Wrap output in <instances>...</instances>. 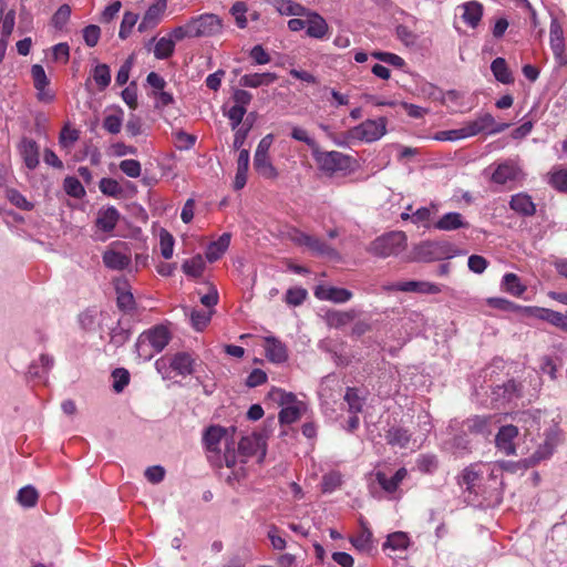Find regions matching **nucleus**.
<instances>
[{
    "mask_svg": "<svg viewBox=\"0 0 567 567\" xmlns=\"http://www.w3.org/2000/svg\"><path fill=\"white\" fill-rule=\"evenodd\" d=\"M39 498V494L37 489L32 486L22 487L17 496L18 502L23 507H34L37 505Z\"/></svg>",
    "mask_w": 567,
    "mask_h": 567,
    "instance_id": "3c124183",
    "label": "nucleus"
},
{
    "mask_svg": "<svg viewBox=\"0 0 567 567\" xmlns=\"http://www.w3.org/2000/svg\"><path fill=\"white\" fill-rule=\"evenodd\" d=\"M92 76L99 90L103 91L111 82V70L107 64H97L92 72Z\"/></svg>",
    "mask_w": 567,
    "mask_h": 567,
    "instance_id": "c03bdc74",
    "label": "nucleus"
},
{
    "mask_svg": "<svg viewBox=\"0 0 567 567\" xmlns=\"http://www.w3.org/2000/svg\"><path fill=\"white\" fill-rule=\"evenodd\" d=\"M374 476L375 481L379 483L382 489L389 494H392L396 492L399 485L408 476V470L405 467L399 468L391 478H389L382 471H377Z\"/></svg>",
    "mask_w": 567,
    "mask_h": 567,
    "instance_id": "4be33fe9",
    "label": "nucleus"
},
{
    "mask_svg": "<svg viewBox=\"0 0 567 567\" xmlns=\"http://www.w3.org/2000/svg\"><path fill=\"white\" fill-rule=\"evenodd\" d=\"M509 127L508 123H497L489 113L478 114L474 120L464 123L460 128L440 131L435 133L436 141H458L476 136L480 133L497 134Z\"/></svg>",
    "mask_w": 567,
    "mask_h": 567,
    "instance_id": "f03ea898",
    "label": "nucleus"
},
{
    "mask_svg": "<svg viewBox=\"0 0 567 567\" xmlns=\"http://www.w3.org/2000/svg\"><path fill=\"white\" fill-rule=\"evenodd\" d=\"M7 198L10 200L11 204L17 206L18 208L24 209V210H31L33 208L32 203H30L20 192L17 189H8L7 190Z\"/></svg>",
    "mask_w": 567,
    "mask_h": 567,
    "instance_id": "0e129e2a",
    "label": "nucleus"
},
{
    "mask_svg": "<svg viewBox=\"0 0 567 567\" xmlns=\"http://www.w3.org/2000/svg\"><path fill=\"white\" fill-rule=\"evenodd\" d=\"M174 40H172L169 37H163L158 39L155 44L154 55L159 60H164L169 58L174 53Z\"/></svg>",
    "mask_w": 567,
    "mask_h": 567,
    "instance_id": "49530a36",
    "label": "nucleus"
},
{
    "mask_svg": "<svg viewBox=\"0 0 567 567\" xmlns=\"http://www.w3.org/2000/svg\"><path fill=\"white\" fill-rule=\"evenodd\" d=\"M549 44L556 63L559 66H565L567 64V55L565 53L566 44L564 30L556 18H553L550 21Z\"/></svg>",
    "mask_w": 567,
    "mask_h": 567,
    "instance_id": "9b49d317",
    "label": "nucleus"
},
{
    "mask_svg": "<svg viewBox=\"0 0 567 567\" xmlns=\"http://www.w3.org/2000/svg\"><path fill=\"white\" fill-rule=\"evenodd\" d=\"M63 188L65 193L74 198H82L85 195V189L81 182L73 176H68L64 178Z\"/></svg>",
    "mask_w": 567,
    "mask_h": 567,
    "instance_id": "603ef678",
    "label": "nucleus"
},
{
    "mask_svg": "<svg viewBox=\"0 0 567 567\" xmlns=\"http://www.w3.org/2000/svg\"><path fill=\"white\" fill-rule=\"evenodd\" d=\"M268 395L274 401H277L278 404L281 405L282 408L299 403V401H297V398L293 393L286 392L285 390L279 389V388H272L269 391Z\"/></svg>",
    "mask_w": 567,
    "mask_h": 567,
    "instance_id": "09e8293b",
    "label": "nucleus"
},
{
    "mask_svg": "<svg viewBox=\"0 0 567 567\" xmlns=\"http://www.w3.org/2000/svg\"><path fill=\"white\" fill-rule=\"evenodd\" d=\"M344 401L348 404V410L351 414H358L362 410V400L358 395V391L354 388H347L344 394Z\"/></svg>",
    "mask_w": 567,
    "mask_h": 567,
    "instance_id": "6e6d98bb",
    "label": "nucleus"
},
{
    "mask_svg": "<svg viewBox=\"0 0 567 567\" xmlns=\"http://www.w3.org/2000/svg\"><path fill=\"white\" fill-rule=\"evenodd\" d=\"M509 207L516 214L530 217L536 213V205L533 198L526 193H518L512 196Z\"/></svg>",
    "mask_w": 567,
    "mask_h": 567,
    "instance_id": "412c9836",
    "label": "nucleus"
},
{
    "mask_svg": "<svg viewBox=\"0 0 567 567\" xmlns=\"http://www.w3.org/2000/svg\"><path fill=\"white\" fill-rule=\"evenodd\" d=\"M112 377L114 379L113 389L117 393L122 392L130 382V373L123 368L115 369Z\"/></svg>",
    "mask_w": 567,
    "mask_h": 567,
    "instance_id": "774afa93",
    "label": "nucleus"
},
{
    "mask_svg": "<svg viewBox=\"0 0 567 567\" xmlns=\"http://www.w3.org/2000/svg\"><path fill=\"white\" fill-rule=\"evenodd\" d=\"M290 136L295 141L305 143L311 150V154L319 147L317 141L311 137L309 132L303 127L292 126Z\"/></svg>",
    "mask_w": 567,
    "mask_h": 567,
    "instance_id": "de8ad7c7",
    "label": "nucleus"
},
{
    "mask_svg": "<svg viewBox=\"0 0 567 567\" xmlns=\"http://www.w3.org/2000/svg\"><path fill=\"white\" fill-rule=\"evenodd\" d=\"M155 351L161 352L168 344L171 333L164 326H156L141 334Z\"/></svg>",
    "mask_w": 567,
    "mask_h": 567,
    "instance_id": "aec40b11",
    "label": "nucleus"
},
{
    "mask_svg": "<svg viewBox=\"0 0 567 567\" xmlns=\"http://www.w3.org/2000/svg\"><path fill=\"white\" fill-rule=\"evenodd\" d=\"M358 317V311L350 309L347 311H330L327 313V323L333 328H341L352 322Z\"/></svg>",
    "mask_w": 567,
    "mask_h": 567,
    "instance_id": "72a5a7b5",
    "label": "nucleus"
},
{
    "mask_svg": "<svg viewBox=\"0 0 567 567\" xmlns=\"http://www.w3.org/2000/svg\"><path fill=\"white\" fill-rule=\"evenodd\" d=\"M315 296L320 300L344 303L352 298V292L346 288L318 286L315 290Z\"/></svg>",
    "mask_w": 567,
    "mask_h": 567,
    "instance_id": "f3484780",
    "label": "nucleus"
},
{
    "mask_svg": "<svg viewBox=\"0 0 567 567\" xmlns=\"http://www.w3.org/2000/svg\"><path fill=\"white\" fill-rule=\"evenodd\" d=\"M206 267V262L202 255H196L187 260H185L182 265V269L185 275L199 278L202 277Z\"/></svg>",
    "mask_w": 567,
    "mask_h": 567,
    "instance_id": "4c0bfd02",
    "label": "nucleus"
},
{
    "mask_svg": "<svg viewBox=\"0 0 567 567\" xmlns=\"http://www.w3.org/2000/svg\"><path fill=\"white\" fill-rule=\"evenodd\" d=\"M135 349L137 357L143 361H150L155 353H158L141 334L135 343Z\"/></svg>",
    "mask_w": 567,
    "mask_h": 567,
    "instance_id": "bf43d9fd",
    "label": "nucleus"
},
{
    "mask_svg": "<svg viewBox=\"0 0 567 567\" xmlns=\"http://www.w3.org/2000/svg\"><path fill=\"white\" fill-rule=\"evenodd\" d=\"M117 307L124 312L135 309V299L126 279L118 278L114 281Z\"/></svg>",
    "mask_w": 567,
    "mask_h": 567,
    "instance_id": "2eb2a0df",
    "label": "nucleus"
},
{
    "mask_svg": "<svg viewBox=\"0 0 567 567\" xmlns=\"http://www.w3.org/2000/svg\"><path fill=\"white\" fill-rule=\"evenodd\" d=\"M522 168L513 161H505L496 166L492 173L491 179L498 185H506L523 178Z\"/></svg>",
    "mask_w": 567,
    "mask_h": 567,
    "instance_id": "f8f14e48",
    "label": "nucleus"
},
{
    "mask_svg": "<svg viewBox=\"0 0 567 567\" xmlns=\"http://www.w3.org/2000/svg\"><path fill=\"white\" fill-rule=\"evenodd\" d=\"M290 238L296 245L306 247L315 256L334 257L338 255L337 250L331 245L303 231L295 229L290 234Z\"/></svg>",
    "mask_w": 567,
    "mask_h": 567,
    "instance_id": "423d86ee",
    "label": "nucleus"
},
{
    "mask_svg": "<svg viewBox=\"0 0 567 567\" xmlns=\"http://www.w3.org/2000/svg\"><path fill=\"white\" fill-rule=\"evenodd\" d=\"M120 219V213L114 206L102 208L97 213L96 227L104 231H112Z\"/></svg>",
    "mask_w": 567,
    "mask_h": 567,
    "instance_id": "a878e982",
    "label": "nucleus"
},
{
    "mask_svg": "<svg viewBox=\"0 0 567 567\" xmlns=\"http://www.w3.org/2000/svg\"><path fill=\"white\" fill-rule=\"evenodd\" d=\"M120 169L128 177L137 178L141 176L142 166L136 159H124L120 163Z\"/></svg>",
    "mask_w": 567,
    "mask_h": 567,
    "instance_id": "69168bd1",
    "label": "nucleus"
},
{
    "mask_svg": "<svg viewBox=\"0 0 567 567\" xmlns=\"http://www.w3.org/2000/svg\"><path fill=\"white\" fill-rule=\"evenodd\" d=\"M518 430L514 425L502 426L495 437L496 446L506 455L515 453L514 439L517 436Z\"/></svg>",
    "mask_w": 567,
    "mask_h": 567,
    "instance_id": "a211bd4d",
    "label": "nucleus"
},
{
    "mask_svg": "<svg viewBox=\"0 0 567 567\" xmlns=\"http://www.w3.org/2000/svg\"><path fill=\"white\" fill-rule=\"evenodd\" d=\"M249 117H247V120L245 121V123L243 124V126H238L235 131V135H234V142H233V146L235 150H240L243 147V145L245 144V141L252 127V121H248Z\"/></svg>",
    "mask_w": 567,
    "mask_h": 567,
    "instance_id": "052dcab7",
    "label": "nucleus"
},
{
    "mask_svg": "<svg viewBox=\"0 0 567 567\" xmlns=\"http://www.w3.org/2000/svg\"><path fill=\"white\" fill-rule=\"evenodd\" d=\"M278 79L276 73H251L245 74L240 78L239 83L244 87H259L264 85H270Z\"/></svg>",
    "mask_w": 567,
    "mask_h": 567,
    "instance_id": "bb28decb",
    "label": "nucleus"
},
{
    "mask_svg": "<svg viewBox=\"0 0 567 567\" xmlns=\"http://www.w3.org/2000/svg\"><path fill=\"white\" fill-rule=\"evenodd\" d=\"M543 321H546L551 326L567 332V316L563 315L561 312L546 308Z\"/></svg>",
    "mask_w": 567,
    "mask_h": 567,
    "instance_id": "5fc2aeb1",
    "label": "nucleus"
},
{
    "mask_svg": "<svg viewBox=\"0 0 567 567\" xmlns=\"http://www.w3.org/2000/svg\"><path fill=\"white\" fill-rule=\"evenodd\" d=\"M212 319L210 310H192L190 322L195 330H204Z\"/></svg>",
    "mask_w": 567,
    "mask_h": 567,
    "instance_id": "864d4df0",
    "label": "nucleus"
},
{
    "mask_svg": "<svg viewBox=\"0 0 567 567\" xmlns=\"http://www.w3.org/2000/svg\"><path fill=\"white\" fill-rule=\"evenodd\" d=\"M502 289L514 297H520L527 288L517 275L508 272L503 276Z\"/></svg>",
    "mask_w": 567,
    "mask_h": 567,
    "instance_id": "c9c22d12",
    "label": "nucleus"
},
{
    "mask_svg": "<svg viewBox=\"0 0 567 567\" xmlns=\"http://www.w3.org/2000/svg\"><path fill=\"white\" fill-rule=\"evenodd\" d=\"M491 421V416L475 415L473 417L467 419L464 422V426L471 433L489 435L492 433Z\"/></svg>",
    "mask_w": 567,
    "mask_h": 567,
    "instance_id": "473e14b6",
    "label": "nucleus"
},
{
    "mask_svg": "<svg viewBox=\"0 0 567 567\" xmlns=\"http://www.w3.org/2000/svg\"><path fill=\"white\" fill-rule=\"evenodd\" d=\"M342 484V475L337 471L329 472L323 475L321 482V491L323 493H332Z\"/></svg>",
    "mask_w": 567,
    "mask_h": 567,
    "instance_id": "8fccbe9b",
    "label": "nucleus"
},
{
    "mask_svg": "<svg viewBox=\"0 0 567 567\" xmlns=\"http://www.w3.org/2000/svg\"><path fill=\"white\" fill-rule=\"evenodd\" d=\"M302 412V403H296L285 406L279 412V422L281 424H291L300 419Z\"/></svg>",
    "mask_w": 567,
    "mask_h": 567,
    "instance_id": "a18cd8bd",
    "label": "nucleus"
},
{
    "mask_svg": "<svg viewBox=\"0 0 567 567\" xmlns=\"http://www.w3.org/2000/svg\"><path fill=\"white\" fill-rule=\"evenodd\" d=\"M491 71L495 79L503 84H512L514 82L513 73L503 58H496L493 60Z\"/></svg>",
    "mask_w": 567,
    "mask_h": 567,
    "instance_id": "f704fd0d",
    "label": "nucleus"
},
{
    "mask_svg": "<svg viewBox=\"0 0 567 567\" xmlns=\"http://www.w3.org/2000/svg\"><path fill=\"white\" fill-rule=\"evenodd\" d=\"M481 476V466L478 464H472L462 472L460 484L465 485L466 489L472 492L480 482Z\"/></svg>",
    "mask_w": 567,
    "mask_h": 567,
    "instance_id": "ea45409f",
    "label": "nucleus"
},
{
    "mask_svg": "<svg viewBox=\"0 0 567 567\" xmlns=\"http://www.w3.org/2000/svg\"><path fill=\"white\" fill-rule=\"evenodd\" d=\"M192 27H194L195 38L213 37L221 32L223 23L218 16L213 13H205L192 18Z\"/></svg>",
    "mask_w": 567,
    "mask_h": 567,
    "instance_id": "1a4fd4ad",
    "label": "nucleus"
},
{
    "mask_svg": "<svg viewBox=\"0 0 567 567\" xmlns=\"http://www.w3.org/2000/svg\"><path fill=\"white\" fill-rule=\"evenodd\" d=\"M433 227L442 231H453L462 228H468L470 224L461 213L450 212L442 215Z\"/></svg>",
    "mask_w": 567,
    "mask_h": 567,
    "instance_id": "dca6fc26",
    "label": "nucleus"
},
{
    "mask_svg": "<svg viewBox=\"0 0 567 567\" xmlns=\"http://www.w3.org/2000/svg\"><path fill=\"white\" fill-rule=\"evenodd\" d=\"M460 9L462 10V20L472 29H475L483 17V6L477 1H468L463 3Z\"/></svg>",
    "mask_w": 567,
    "mask_h": 567,
    "instance_id": "5701e85b",
    "label": "nucleus"
},
{
    "mask_svg": "<svg viewBox=\"0 0 567 567\" xmlns=\"http://www.w3.org/2000/svg\"><path fill=\"white\" fill-rule=\"evenodd\" d=\"M386 443L392 446H398L400 449H404L408 446L411 434L408 430L401 426H392L385 433Z\"/></svg>",
    "mask_w": 567,
    "mask_h": 567,
    "instance_id": "2f4dec72",
    "label": "nucleus"
},
{
    "mask_svg": "<svg viewBox=\"0 0 567 567\" xmlns=\"http://www.w3.org/2000/svg\"><path fill=\"white\" fill-rule=\"evenodd\" d=\"M350 543L353 547L362 553H368L372 549L373 546V534L369 528L367 522L363 519L360 520V532L350 538Z\"/></svg>",
    "mask_w": 567,
    "mask_h": 567,
    "instance_id": "b1692460",
    "label": "nucleus"
},
{
    "mask_svg": "<svg viewBox=\"0 0 567 567\" xmlns=\"http://www.w3.org/2000/svg\"><path fill=\"white\" fill-rule=\"evenodd\" d=\"M416 465L420 472L430 474L437 468L439 462L436 456L423 454L417 458Z\"/></svg>",
    "mask_w": 567,
    "mask_h": 567,
    "instance_id": "680f3d73",
    "label": "nucleus"
},
{
    "mask_svg": "<svg viewBox=\"0 0 567 567\" xmlns=\"http://www.w3.org/2000/svg\"><path fill=\"white\" fill-rule=\"evenodd\" d=\"M166 8V0H156L153 4H151L146 10L141 23L138 24V31L143 33L155 28L161 22Z\"/></svg>",
    "mask_w": 567,
    "mask_h": 567,
    "instance_id": "ddd939ff",
    "label": "nucleus"
},
{
    "mask_svg": "<svg viewBox=\"0 0 567 567\" xmlns=\"http://www.w3.org/2000/svg\"><path fill=\"white\" fill-rule=\"evenodd\" d=\"M312 157L318 168L329 176L348 175L354 171L357 164V161L348 154L338 151H321L320 147L312 153Z\"/></svg>",
    "mask_w": 567,
    "mask_h": 567,
    "instance_id": "7ed1b4c3",
    "label": "nucleus"
},
{
    "mask_svg": "<svg viewBox=\"0 0 567 567\" xmlns=\"http://www.w3.org/2000/svg\"><path fill=\"white\" fill-rule=\"evenodd\" d=\"M104 265L114 270H122L131 264V257L116 250H106L103 254Z\"/></svg>",
    "mask_w": 567,
    "mask_h": 567,
    "instance_id": "7c9ffc66",
    "label": "nucleus"
},
{
    "mask_svg": "<svg viewBox=\"0 0 567 567\" xmlns=\"http://www.w3.org/2000/svg\"><path fill=\"white\" fill-rule=\"evenodd\" d=\"M410 545V538L406 533L394 532L386 537L383 549L405 550Z\"/></svg>",
    "mask_w": 567,
    "mask_h": 567,
    "instance_id": "79ce46f5",
    "label": "nucleus"
},
{
    "mask_svg": "<svg viewBox=\"0 0 567 567\" xmlns=\"http://www.w3.org/2000/svg\"><path fill=\"white\" fill-rule=\"evenodd\" d=\"M203 443L207 453L208 461L217 466L231 470L227 476V482L233 484L245 477V467L237 466V454L235 442H229L227 429L220 425H210L203 435Z\"/></svg>",
    "mask_w": 567,
    "mask_h": 567,
    "instance_id": "f257e3e1",
    "label": "nucleus"
},
{
    "mask_svg": "<svg viewBox=\"0 0 567 567\" xmlns=\"http://www.w3.org/2000/svg\"><path fill=\"white\" fill-rule=\"evenodd\" d=\"M137 21H138L137 13L126 11L124 13L122 22H121L118 37L121 39H126L131 34L132 29L134 28V25L136 24Z\"/></svg>",
    "mask_w": 567,
    "mask_h": 567,
    "instance_id": "13d9d810",
    "label": "nucleus"
},
{
    "mask_svg": "<svg viewBox=\"0 0 567 567\" xmlns=\"http://www.w3.org/2000/svg\"><path fill=\"white\" fill-rule=\"evenodd\" d=\"M195 360L192 354L187 352H178L174 354L169 360L161 358L155 362V367L159 373L166 374L167 365L175 371L178 375H189L194 371Z\"/></svg>",
    "mask_w": 567,
    "mask_h": 567,
    "instance_id": "6e6552de",
    "label": "nucleus"
},
{
    "mask_svg": "<svg viewBox=\"0 0 567 567\" xmlns=\"http://www.w3.org/2000/svg\"><path fill=\"white\" fill-rule=\"evenodd\" d=\"M453 246L447 241H424L415 247V258L421 261L442 259L452 251Z\"/></svg>",
    "mask_w": 567,
    "mask_h": 567,
    "instance_id": "9d476101",
    "label": "nucleus"
},
{
    "mask_svg": "<svg viewBox=\"0 0 567 567\" xmlns=\"http://www.w3.org/2000/svg\"><path fill=\"white\" fill-rule=\"evenodd\" d=\"M237 466L246 463V457L258 455L261 461L266 455V443L261 435L252 433L241 437L238 443Z\"/></svg>",
    "mask_w": 567,
    "mask_h": 567,
    "instance_id": "0eeeda50",
    "label": "nucleus"
},
{
    "mask_svg": "<svg viewBox=\"0 0 567 567\" xmlns=\"http://www.w3.org/2000/svg\"><path fill=\"white\" fill-rule=\"evenodd\" d=\"M230 244V235L225 233L216 241L208 245L206 249V258L209 262L218 260L228 249Z\"/></svg>",
    "mask_w": 567,
    "mask_h": 567,
    "instance_id": "c85d7f7f",
    "label": "nucleus"
},
{
    "mask_svg": "<svg viewBox=\"0 0 567 567\" xmlns=\"http://www.w3.org/2000/svg\"><path fill=\"white\" fill-rule=\"evenodd\" d=\"M19 151L29 169H34L39 165V147L35 141L23 138L20 143Z\"/></svg>",
    "mask_w": 567,
    "mask_h": 567,
    "instance_id": "393cba45",
    "label": "nucleus"
},
{
    "mask_svg": "<svg viewBox=\"0 0 567 567\" xmlns=\"http://www.w3.org/2000/svg\"><path fill=\"white\" fill-rule=\"evenodd\" d=\"M169 38L174 40V43L177 41H182L186 38H195L194 27H192L190 21H187L185 24L174 28Z\"/></svg>",
    "mask_w": 567,
    "mask_h": 567,
    "instance_id": "e2e57ef3",
    "label": "nucleus"
},
{
    "mask_svg": "<svg viewBox=\"0 0 567 567\" xmlns=\"http://www.w3.org/2000/svg\"><path fill=\"white\" fill-rule=\"evenodd\" d=\"M254 168L265 178L274 179L278 176V171L270 161L269 155H254Z\"/></svg>",
    "mask_w": 567,
    "mask_h": 567,
    "instance_id": "c756f323",
    "label": "nucleus"
},
{
    "mask_svg": "<svg viewBox=\"0 0 567 567\" xmlns=\"http://www.w3.org/2000/svg\"><path fill=\"white\" fill-rule=\"evenodd\" d=\"M264 349L267 359L274 363H282L288 359L287 347L275 337L265 338Z\"/></svg>",
    "mask_w": 567,
    "mask_h": 567,
    "instance_id": "6ab92c4d",
    "label": "nucleus"
},
{
    "mask_svg": "<svg viewBox=\"0 0 567 567\" xmlns=\"http://www.w3.org/2000/svg\"><path fill=\"white\" fill-rule=\"evenodd\" d=\"M302 17L307 18L306 33L313 39H323L329 32L327 21L317 12L307 9V13Z\"/></svg>",
    "mask_w": 567,
    "mask_h": 567,
    "instance_id": "4468645a",
    "label": "nucleus"
},
{
    "mask_svg": "<svg viewBox=\"0 0 567 567\" xmlns=\"http://www.w3.org/2000/svg\"><path fill=\"white\" fill-rule=\"evenodd\" d=\"M53 365H54V359L52 355L41 354L39 358V361H34L30 365L29 372L33 377L43 378L49 373V371L53 368Z\"/></svg>",
    "mask_w": 567,
    "mask_h": 567,
    "instance_id": "a19ab883",
    "label": "nucleus"
},
{
    "mask_svg": "<svg viewBox=\"0 0 567 567\" xmlns=\"http://www.w3.org/2000/svg\"><path fill=\"white\" fill-rule=\"evenodd\" d=\"M123 125V111L116 109L113 113L107 114L103 120V128L111 134L121 132Z\"/></svg>",
    "mask_w": 567,
    "mask_h": 567,
    "instance_id": "37998d69",
    "label": "nucleus"
},
{
    "mask_svg": "<svg viewBox=\"0 0 567 567\" xmlns=\"http://www.w3.org/2000/svg\"><path fill=\"white\" fill-rule=\"evenodd\" d=\"M174 237L166 230L159 233L161 254L165 259H171L174 252Z\"/></svg>",
    "mask_w": 567,
    "mask_h": 567,
    "instance_id": "4d7b16f0",
    "label": "nucleus"
},
{
    "mask_svg": "<svg viewBox=\"0 0 567 567\" xmlns=\"http://www.w3.org/2000/svg\"><path fill=\"white\" fill-rule=\"evenodd\" d=\"M274 6L282 16L302 17L307 13V8L300 3L293 2L292 0H276Z\"/></svg>",
    "mask_w": 567,
    "mask_h": 567,
    "instance_id": "e433bc0d",
    "label": "nucleus"
},
{
    "mask_svg": "<svg viewBox=\"0 0 567 567\" xmlns=\"http://www.w3.org/2000/svg\"><path fill=\"white\" fill-rule=\"evenodd\" d=\"M548 183L558 192H567V167L554 166L548 173Z\"/></svg>",
    "mask_w": 567,
    "mask_h": 567,
    "instance_id": "58836bf2",
    "label": "nucleus"
},
{
    "mask_svg": "<svg viewBox=\"0 0 567 567\" xmlns=\"http://www.w3.org/2000/svg\"><path fill=\"white\" fill-rule=\"evenodd\" d=\"M408 237L404 231L394 230L377 237L370 243L368 251L380 258L398 256L405 250Z\"/></svg>",
    "mask_w": 567,
    "mask_h": 567,
    "instance_id": "20e7f679",
    "label": "nucleus"
},
{
    "mask_svg": "<svg viewBox=\"0 0 567 567\" xmlns=\"http://www.w3.org/2000/svg\"><path fill=\"white\" fill-rule=\"evenodd\" d=\"M249 167V151L240 150L237 159V172L234 181V188L239 190L245 187L247 183V173Z\"/></svg>",
    "mask_w": 567,
    "mask_h": 567,
    "instance_id": "cd10ccee",
    "label": "nucleus"
},
{
    "mask_svg": "<svg viewBox=\"0 0 567 567\" xmlns=\"http://www.w3.org/2000/svg\"><path fill=\"white\" fill-rule=\"evenodd\" d=\"M80 137L79 131L64 126L60 133L59 142L61 147H71Z\"/></svg>",
    "mask_w": 567,
    "mask_h": 567,
    "instance_id": "338daca9",
    "label": "nucleus"
},
{
    "mask_svg": "<svg viewBox=\"0 0 567 567\" xmlns=\"http://www.w3.org/2000/svg\"><path fill=\"white\" fill-rule=\"evenodd\" d=\"M386 133V120L379 117L377 120H365L361 124L348 131V138L365 143H372L380 140Z\"/></svg>",
    "mask_w": 567,
    "mask_h": 567,
    "instance_id": "39448f33",
    "label": "nucleus"
}]
</instances>
